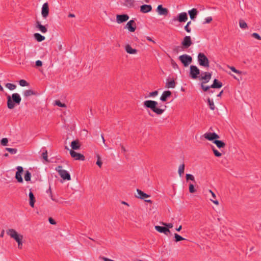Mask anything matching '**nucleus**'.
Returning <instances> with one entry per match:
<instances>
[{"label": "nucleus", "instance_id": "nucleus-42", "mask_svg": "<svg viewBox=\"0 0 261 261\" xmlns=\"http://www.w3.org/2000/svg\"><path fill=\"white\" fill-rule=\"evenodd\" d=\"M6 150L12 154H15L17 152V149L16 148H6Z\"/></svg>", "mask_w": 261, "mask_h": 261}, {"label": "nucleus", "instance_id": "nucleus-16", "mask_svg": "<svg viewBox=\"0 0 261 261\" xmlns=\"http://www.w3.org/2000/svg\"><path fill=\"white\" fill-rule=\"evenodd\" d=\"M129 19V16L127 14L117 15L116 21L118 23H121L126 21Z\"/></svg>", "mask_w": 261, "mask_h": 261}, {"label": "nucleus", "instance_id": "nucleus-55", "mask_svg": "<svg viewBox=\"0 0 261 261\" xmlns=\"http://www.w3.org/2000/svg\"><path fill=\"white\" fill-rule=\"evenodd\" d=\"M201 88L203 89V90L204 91H207L210 88H211V86H204L203 85V83L201 84Z\"/></svg>", "mask_w": 261, "mask_h": 261}, {"label": "nucleus", "instance_id": "nucleus-53", "mask_svg": "<svg viewBox=\"0 0 261 261\" xmlns=\"http://www.w3.org/2000/svg\"><path fill=\"white\" fill-rule=\"evenodd\" d=\"M163 225L166 227L169 228H171L173 227V225L171 223H163Z\"/></svg>", "mask_w": 261, "mask_h": 261}, {"label": "nucleus", "instance_id": "nucleus-52", "mask_svg": "<svg viewBox=\"0 0 261 261\" xmlns=\"http://www.w3.org/2000/svg\"><path fill=\"white\" fill-rule=\"evenodd\" d=\"M195 189L194 188V185L192 184L189 185V192L191 193H193L195 192Z\"/></svg>", "mask_w": 261, "mask_h": 261}, {"label": "nucleus", "instance_id": "nucleus-40", "mask_svg": "<svg viewBox=\"0 0 261 261\" xmlns=\"http://www.w3.org/2000/svg\"><path fill=\"white\" fill-rule=\"evenodd\" d=\"M212 148L216 156L220 157L222 155V153L218 151L214 146H212Z\"/></svg>", "mask_w": 261, "mask_h": 261}, {"label": "nucleus", "instance_id": "nucleus-45", "mask_svg": "<svg viewBox=\"0 0 261 261\" xmlns=\"http://www.w3.org/2000/svg\"><path fill=\"white\" fill-rule=\"evenodd\" d=\"M55 105H57L60 107H65L66 105L64 103H62L60 100H56L55 102Z\"/></svg>", "mask_w": 261, "mask_h": 261}, {"label": "nucleus", "instance_id": "nucleus-62", "mask_svg": "<svg viewBox=\"0 0 261 261\" xmlns=\"http://www.w3.org/2000/svg\"><path fill=\"white\" fill-rule=\"evenodd\" d=\"M4 233H5L4 230H2V232H1V234H0V237H1V238H3V237H4Z\"/></svg>", "mask_w": 261, "mask_h": 261}, {"label": "nucleus", "instance_id": "nucleus-64", "mask_svg": "<svg viewBox=\"0 0 261 261\" xmlns=\"http://www.w3.org/2000/svg\"><path fill=\"white\" fill-rule=\"evenodd\" d=\"M68 17H74L75 15L73 14L70 13V14H69Z\"/></svg>", "mask_w": 261, "mask_h": 261}, {"label": "nucleus", "instance_id": "nucleus-3", "mask_svg": "<svg viewBox=\"0 0 261 261\" xmlns=\"http://www.w3.org/2000/svg\"><path fill=\"white\" fill-rule=\"evenodd\" d=\"M7 234L11 238L13 239L18 244V248L21 249L22 247L23 236L19 234L15 229L12 228L6 230Z\"/></svg>", "mask_w": 261, "mask_h": 261}, {"label": "nucleus", "instance_id": "nucleus-9", "mask_svg": "<svg viewBox=\"0 0 261 261\" xmlns=\"http://www.w3.org/2000/svg\"><path fill=\"white\" fill-rule=\"evenodd\" d=\"M190 76L193 79H196L198 77V75L200 74V70L196 66L191 65L190 69Z\"/></svg>", "mask_w": 261, "mask_h": 261}, {"label": "nucleus", "instance_id": "nucleus-8", "mask_svg": "<svg viewBox=\"0 0 261 261\" xmlns=\"http://www.w3.org/2000/svg\"><path fill=\"white\" fill-rule=\"evenodd\" d=\"M179 59L185 67L188 66L192 61V57L187 54L180 56Z\"/></svg>", "mask_w": 261, "mask_h": 261}, {"label": "nucleus", "instance_id": "nucleus-26", "mask_svg": "<svg viewBox=\"0 0 261 261\" xmlns=\"http://www.w3.org/2000/svg\"><path fill=\"white\" fill-rule=\"evenodd\" d=\"M222 83L217 79L214 80L213 83L211 85L212 88H220L222 87Z\"/></svg>", "mask_w": 261, "mask_h": 261}, {"label": "nucleus", "instance_id": "nucleus-1", "mask_svg": "<svg viewBox=\"0 0 261 261\" xmlns=\"http://www.w3.org/2000/svg\"><path fill=\"white\" fill-rule=\"evenodd\" d=\"M158 102L154 100H147L143 102V106L145 109H150L154 113L157 115L162 114L166 110V106H160L158 107Z\"/></svg>", "mask_w": 261, "mask_h": 261}, {"label": "nucleus", "instance_id": "nucleus-19", "mask_svg": "<svg viewBox=\"0 0 261 261\" xmlns=\"http://www.w3.org/2000/svg\"><path fill=\"white\" fill-rule=\"evenodd\" d=\"M81 144L80 141L78 139L73 140L71 142L70 146L72 148L71 150H78L81 148Z\"/></svg>", "mask_w": 261, "mask_h": 261}, {"label": "nucleus", "instance_id": "nucleus-25", "mask_svg": "<svg viewBox=\"0 0 261 261\" xmlns=\"http://www.w3.org/2000/svg\"><path fill=\"white\" fill-rule=\"evenodd\" d=\"M188 13L191 20H194L196 15L198 14V11L196 8H193L189 10Z\"/></svg>", "mask_w": 261, "mask_h": 261}, {"label": "nucleus", "instance_id": "nucleus-50", "mask_svg": "<svg viewBox=\"0 0 261 261\" xmlns=\"http://www.w3.org/2000/svg\"><path fill=\"white\" fill-rule=\"evenodd\" d=\"M8 143V139L7 138H3L1 140V144L3 146H6Z\"/></svg>", "mask_w": 261, "mask_h": 261}, {"label": "nucleus", "instance_id": "nucleus-2", "mask_svg": "<svg viewBox=\"0 0 261 261\" xmlns=\"http://www.w3.org/2000/svg\"><path fill=\"white\" fill-rule=\"evenodd\" d=\"M7 98V107L9 109H13L15 107V104L19 105L21 98L18 93H15L12 94V96L8 95Z\"/></svg>", "mask_w": 261, "mask_h": 261}, {"label": "nucleus", "instance_id": "nucleus-17", "mask_svg": "<svg viewBox=\"0 0 261 261\" xmlns=\"http://www.w3.org/2000/svg\"><path fill=\"white\" fill-rule=\"evenodd\" d=\"M125 28L130 32H134L136 30V23L133 20H129L126 24Z\"/></svg>", "mask_w": 261, "mask_h": 261}, {"label": "nucleus", "instance_id": "nucleus-13", "mask_svg": "<svg viewBox=\"0 0 261 261\" xmlns=\"http://www.w3.org/2000/svg\"><path fill=\"white\" fill-rule=\"evenodd\" d=\"M17 171L15 174V178L19 182H22L23 179L21 176L23 172V168L21 166H17L16 168Z\"/></svg>", "mask_w": 261, "mask_h": 261}, {"label": "nucleus", "instance_id": "nucleus-32", "mask_svg": "<svg viewBox=\"0 0 261 261\" xmlns=\"http://www.w3.org/2000/svg\"><path fill=\"white\" fill-rule=\"evenodd\" d=\"M23 94L25 97H27L31 95H35L36 93L32 90L29 89L24 91L23 92Z\"/></svg>", "mask_w": 261, "mask_h": 261}, {"label": "nucleus", "instance_id": "nucleus-47", "mask_svg": "<svg viewBox=\"0 0 261 261\" xmlns=\"http://www.w3.org/2000/svg\"><path fill=\"white\" fill-rule=\"evenodd\" d=\"M212 17H207L204 19V21L203 22V24L209 23L212 21Z\"/></svg>", "mask_w": 261, "mask_h": 261}, {"label": "nucleus", "instance_id": "nucleus-30", "mask_svg": "<svg viewBox=\"0 0 261 261\" xmlns=\"http://www.w3.org/2000/svg\"><path fill=\"white\" fill-rule=\"evenodd\" d=\"M134 0H125L123 5L127 7H132L134 6Z\"/></svg>", "mask_w": 261, "mask_h": 261}, {"label": "nucleus", "instance_id": "nucleus-4", "mask_svg": "<svg viewBox=\"0 0 261 261\" xmlns=\"http://www.w3.org/2000/svg\"><path fill=\"white\" fill-rule=\"evenodd\" d=\"M182 46H177L176 50L177 51H181L184 50L185 49L189 48L192 44V42L190 36H185L181 43Z\"/></svg>", "mask_w": 261, "mask_h": 261}, {"label": "nucleus", "instance_id": "nucleus-57", "mask_svg": "<svg viewBox=\"0 0 261 261\" xmlns=\"http://www.w3.org/2000/svg\"><path fill=\"white\" fill-rule=\"evenodd\" d=\"M48 221L51 224L55 225L56 224V221L51 218H49Z\"/></svg>", "mask_w": 261, "mask_h": 261}, {"label": "nucleus", "instance_id": "nucleus-60", "mask_svg": "<svg viewBox=\"0 0 261 261\" xmlns=\"http://www.w3.org/2000/svg\"><path fill=\"white\" fill-rule=\"evenodd\" d=\"M146 39L149 41H152V42L155 43V42L153 40H152V39L149 36L146 37Z\"/></svg>", "mask_w": 261, "mask_h": 261}, {"label": "nucleus", "instance_id": "nucleus-61", "mask_svg": "<svg viewBox=\"0 0 261 261\" xmlns=\"http://www.w3.org/2000/svg\"><path fill=\"white\" fill-rule=\"evenodd\" d=\"M121 151H122V152H125V151H126V149H125V147H124L123 145H121Z\"/></svg>", "mask_w": 261, "mask_h": 261}, {"label": "nucleus", "instance_id": "nucleus-22", "mask_svg": "<svg viewBox=\"0 0 261 261\" xmlns=\"http://www.w3.org/2000/svg\"><path fill=\"white\" fill-rule=\"evenodd\" d=\"M152 7L150 5H143L140 7V11L143 13H147L150 12Z\"/></svg>", "mask_w": 261, "mask_h": 261}, {"label": "nucleus", "instance_id": "nucleus-23", "mask_svg": "<svg viewBox=\"0 0 261 261\" xmlns=\"http://www.w3.org/2000/svg\"><path fill=\"white\" fill-rule=\"evenodd\" d=\"M125 50L127 53L131 55L136 54L138 50L136 49L133 48L129 44H127L125 46Z\"/></svg>", "mask_w": 261, "mask_h": 261}, {"label": "nucleus", "instance_id": "nucleus-18", "mask_svg": "<svg viewBox=\"0 0 261 261\" xmlns=\"http://www.w3.org/2000/svg\"><path fill=\"white\" fill-rule=\"evenodd\" d=\"M35 27L38 31L42 33H45L47 31L46 26L42 25L41 22L38 20L36 22Z\"/></svg>", "mask_w": 261, "mask_h": 261}, {"label": "nucleus", "instance_id": "nucleus-7", "mask_svg": "<svg viewBox=\"0 0 261 261\" xmlns=\"http://www.w3.org/2000/svg\"><path fill=\"white\" fill-rule=\"evenodd\" d=\"M188 15L186 12H181L178 14L177 17H174L170 21V23L172 24L174 22L178 21L179 22H186L188 20Z\"/></svg>", "mask_w": 261, "mask_h": 261}, {"label": "nucleus", "instance_id": "nucleus-48", "mask_svg": "<svg viewBox=\"0 0 261 261\" xmlns=\"http://www.w3.org/2000/svg\"><path fill=\"white\" fill-rule=\"evenodd\" d=\"M97 161L96 163V165L99 167H101V166H102V162L100 160V158L99 156V155L98 154L97 155Z\"/></svg>", "mask_w": 261, "mask_h": 261}, {"label": "nucleus", "instance_id": "nucleus-34", "mask_svg": "<svg viewBox=\"0 0 261 261\" xmlns=\"http://www.w3.org/2000/svg\"><path fill=\"white\" fill-rule=\"evenodd\" d=\"M166 86L168 88H174L175 87V83L174 80L166 83Z\"/></svg>", "mask_w": 261, "mask_h": 261}, {"label": "nucleus", "instance_id": "nucleus-12", "mask_svg": "<svg viewBox=\"0 0 261 261\" xmlns=\"http://www.w3.org/2000/svg\"><path fill=\"white\" fill-rule=\"evenodd\" d=\"M70 154L71 156L75 160L84 161L85 156L84 155L75 152L74 150H70Z\"/></svg>", "mask_w": 261, "mask_h": 261}, {"label": "nucleus", "instance_id": "nucleus-11", "mask_svg": "<svg viewBox=\"0 0 261 261\" xmlns=\"http://www.w3.org/2000/svg\"><path fill=\"white\" fill-rule=\"evenodd\" d=\"M156 11L159 15L167 16L169 13V10L166 8L163 7L162 5H159L156 9Z\"/></svg>", "mask_w": 261, "mask_h": 261}, {"label": "nucleus", "instance_id": "nucleus-21", "mask_svg": "<svg viewBox=\"0 0 261 261\" xmlns=\"http://www.w3.org/2000/svg\"><path fill=\"white\" fill-rule=\"evenodd\" d=\"M137 193L136 197L141 199H145V198L150 197L149 195L145 193L139 189H137Z\"/></svg>", "mask_w": 261, "mask_h": 261}, {"label": "nucleus", "instance_id": "nucleus-54", "mask_svg": "<svg viewBox=\"0 0 261 261\" xmlns=\"http://www.w3.org/2000/svg\"><path fill=\"white\" fill-rule=\"evenodd\" d=\"M158 91H154L150 92L149 94V97H155L158 95Z\"/></svg>", "mask_w": 261, "mask_h": 261}, {"label": "nucleus", "instance_id": "nucleus-15", "mask_svg": "<svg viewBox=\"0 0 261 261\" xmlns=\"http://www.w3.org/2000/svg\"><path fill=\"white\" fill-rule=\"evenodd\" d=\"M202 74H203V75L201 76V77L199 78V80H204L203 83H208L211 79L212 75V72H203L202 73Z\"/></svg>", "mask_w": 261, "mask_h": 261}, {"label": "nucleus", "instance_id": "nucleus-51", "mask_svg": "<svg viewBox=\"0 0 261 261\" xmlns=\"http://www.w3.org/2000/svg\"><path fill=\"white\" fill-rule=\"evenodd\" d=\"M251 36L257 40H261V37L259 36L258 34L256 33H252Z\"/></svg>", "mask_w": 261, "mask_h": 261}, {"label": "nucleus", "instance_id": "nucleus-43", "mask_svg": "<svg viewBox=\"0 0 261 261\" xmlns=\"http://www.w3.org/2000/svg\"><path fill=\"white\" fill-rule=\"evenodd\" d=\"M228 67L232 71H233V72L237 73V74H241V73H242V72L239 70H237L233 66H228Z\"/></svg>", "mask_w": 261, "mask_h": 261}, {"label": "nucleus", "instance_id": "nucleus-41", "mask_svg": "<svg viewBox=\"0 0 261 261\" xmlns=\"http://www.w3.org/2000/svg\"><path fill=\"white\" fill-rule=\"evenodd\" d=\"M6 87L10 90H13L16 88V86L13 84L7 83L6 84Z\"/></svg>", "mask_w": 261, "mask_h": 261}, {"label": "nucleus", "instance_id": "nucleus-5", "mask_svg": "<svg viewBox=\"0 0 261 261\" xmlns=\"http://www.w3.org/2000/svg\"><path fill=\"white\" fill-rule=\"evenodd\" d=\"M198 62L200 66L208 68L210 66L209 61L206 56L202 53L198 55Z\"/></svg>", "mask_w": 261, "mask_h": 261}, {"label": "nucleus", "instance_id": "nucleus-24", "mask_svg": "<svg viewBox=\"0 0 261 261\" xmlns=\"http://www.w3.org/2000/svg\"><path fill=\"white\" fill-rule=\"evenodd\" d=\"M172 94V93L170 91H165L163 92L161 96L160 97V100L162 101H166L168 97H169Z\"/></svg>", "mask_w": 261, "mask_h": 261}, {"label": "nucleus", "instance_id": "nucleus-20", "mask_svg": "<svg viewBox=\"0 0 261 261\" xmlns=\"http://www.w3.org/2000/svg\"><path fill=\"white\" fill-rule=\"evenodd\" d=\"M155 229L156 231L161 233H164L166 235H168V233L170 232L169 229L166 228V227L155 226Z\"/></svg>", "mask_w": 261, "mask_h": 261}, {"label": "nucleus", "instance_id": "nucleus-63", "mask_svg": "<svg viewBox=\"0 0 261 261\" xmlns=\"http://www.w3.org/2000/svg\"><path fill=\"white\" fill-rule=\"evenodd\" d=\"M181 225H180L178 228H176V230L177 231H179L181 229Z\"/></svg>", "mask_w": 261, "mask_h": 261}, {"label": "nucleus", "instance_id": "nucleus-56", "mask_svg": "<svg viewBox=\"0 0 261 261\" xmlns=\"http://www.w3.org/2000/svg\"><path fill=\"white\" fill-rule=\"evenodd\" d=\"M42 156L44 160H45L46 161H48L47 160V152L46 150L45 152L42 153Z\"/></svg>", "mask_w": 261, "mask_h": 261}, {"label": "nucleus", "instance_id": "nucleus-49", "mask_svg": "<svg viewBox=\"0 0 261 261\" xmlns=\"http://www.w3.org/2000/svg\"><path fill=\"white\" fill-rule=\"evenodd\" d=\"M19 85L22 87H24L28 86V83L26 81L24 80H21L19 81Z\"/></svg>", "mask_w": 261, "mask_h": 261}, {"label": "nucleus", "instance_id": "nucleus-44", "mask_svg": "<svg viewBox=\"0 0 261 261\" xmlns=\"http://www.w3.org/2000/svg\"><path fill=\"white\" fill-rule=\"evenodd\" d=\"M191 21H189V22H188V23H187V24L185 26V30L188 32V33H190L191 32V28L189 27V25L191 24Z\"/></svg>", "mask_w": 261, "mask_h": 261}, {"label": "nucleus", "instance_id": "nucleus-14", "mask_svg": "<svg viewBox=\"0 0 261 261\" xmlns=\"http://www.w3.org/2000/svg\"><path fill=\"white\" fill-rule=\"evenodd\" d=\"M49 14V8L47 3H44L41 8V15L44 18H46Z\"/></svg>", "mask_w": 261, "mask_h": 261}, {"label": "nucleus", "instance_id": "nucleus-58", "mask_svg": "<svg viewBox=\"0 0 261 261\" xmlns=\"http://www.w3.org/2000/svg\"><path fill=\"white\" fill-rule=\"evenodd\" d=\"M42 65V63L40 60H37L36 61V65L37 66H41Z\"/></svg>", "mask_w": 261, "mask_h": 261}, {"label": "nucleus", "instance_id": "nucleus-38", "mask_svg": "<svg viewBox=\"0 0 261 261\" xmlns=\"http://www.w3.org/2000/svg\"><path fill=\"white\" fill-rule=\"evenodd\" d=\"M24 178L25 180L27 181H29L31 180V174L29 171H27L25 172Z\"/></svg>", "mask_w": 261, "mask_h": 261}, {"label": "nucleus", "instance_id": "nucleus-37", "mask_svg": "<svg viewBox=\"0 0 261 261\" xmlns=\"http://www.w3.org/2000/svg\"><path fill=\"white\" fill-rule=\"evenodd\" d=\"M207 101H208V105L210 106V108L212 110H214L215 109V106L213 100L211 99L210 98H208Z\"/></svg>", "mask_w": 261, "mask_h": 261}, {"label": "nucleus", "instance_id": "nucleus-28", "mask_svg": "<svg viewBox=\"0 0 261 261\" xmlns=\"http://www.w3.org/2000/svg\"><path fill=\"white\" fill-rule=\"evenodd\" d=\"M213 143L215 144L219 149L224 148L225 146V144L221 140H215L213 141Z\"/></svg>", "mask_w": 261, "mask_h": 261}, {"label": "nucleus", "instance_id": "nucleus-31", "mask_svg": "<svg viewBox=\"0 0 261 261\" xmlns=\"http://www.w3.org/2000/svg\"><path fill=\"white\" fill-rule=\"evenodd\" d=\"M208 192L212 195V196L213 198L214 199H211L210 200L214 203H215V204L218 205L219 204V202H218V201L217 200H216V196L215 194L211 190H208Z\"/></svg>", "mask_w": 261, "mask_h": 261}, {"label": "nucleus", "instance_id": "nucleus-10", "mask_svg": "<svg viewBox=\"0 0 261 261\" xmlns=\"http://www.w3.org/2000/svg\"><path fill=\"white\" fill-rule=\"evenodd\" d=\"M203 136L206 140L213 141L220 138V136L216 133H206Z\"/></svg>", "mask_w": 261, "mask_h": 261}, {"label": "nucleus", "instance_id": "nucleus-59", "mask_svg": "<svg viewBox=\"0 0 261 261\" xmlns=\"http://www.w3.org/2000/svg\"><path fill=\"white\" fill-rule=\"evenodd\" d=\"M101 138H102V142H103V144H105V146H106V147H107V144L105 143V138H104L103 135H101Z\"/></svg>", "mask_w": 261, "mask_h": 261}, {"label": "nucleus", "instance_id": "nucleus-29", "mask_svg": "<svg viewBox=\"0 0 261 261\" xmlns=\"http://www.w3.org/2000/svg\"><path fill=\"white\" fill-rule=\"evenodd\" d=\"M35 39L38 42H41L45 39V37L39 33H35L34 35Z\"/></svg>", "mask_w": 261, "mask_h": 261}, {"label": "nucleus", "instance_id": "nucleus-35", "mask_svg": "<svg viewBox=\"0 0 261 261\" xmlns=\"http://www.w3.org/2000/svg\"><path fill=\"white\" fill-rule=\"evenodd\" d=\"M239 26L242 29H245L247 28V24L246 22L243 20H240L239 21Z\"/></svg>", "mask_w": 261, "mask_h": 261}, {"label": "nucleus", "instance_id": "nucleus-27", "mask_svg": "<svg viewBox=\"0 0 261 261\" xmlns=\"http://www.w3.org/2000/svg\"><path fill=\"white\" fill-rule=\"evenodd\" d=\"M29 196L30 198V202H29L30 205L32 207H34L35 200V197L34 196V194L31 191H30L29 192Z\"/></svg>", "mask_w": 261, "mask_h": 261}, {"label": "nucleus", "instance_id": "nucleus-6", "mask_svg": "<svg viewBox=\"0 0 261 261\" xmlns=\"http://www.w3.org/2000/svg\"><path fill=\"white\" fill-rule=\"evenodd\" d=\"M56 170L59 173L60 176L64 180H69L71 177L69 173L65 170L62 169L61 166H58L56 168Z\"/></svg>", "mask_w": 261, "mask_h": 261}, {"label": "nucleus", "instance_id": "nucleus-46", "mask_svg": "<svg viewBox=\"0 0 261 261\" xmlns=\"http://www.w3.org/2000/svg\"><path fill=\"white\" fill-rule=\"evenodd\" d=\"M186 179L187 180H191L192 181L195 180V178L194 176L191 174H186Z\"/></svg>", "mask_w": 261, "mask_h": 261}, {"label": "nucleus", "instance_id": "nucleus-33", "mask_svg": "<svg viewBox=\"0 0 261 261\" xmlns=\"http://www.w3.org/2000/svg\"><path fill=\"white\" fill-rule=\"evenodd\" d=\"M184 170H185V165L184 164H181L179 167H178V173L179 174V175L181 177L182 174H184Z\"/></svg>", "mask_w": 261, "mask_h": 261}, {"label": "nucleus", "instance_id": "nucleus-39", "mask_svg": "<svg viewBox=\"0 0 261 261\" xmlns=\"http://www.w3.org/2000/svg\"><path fill=\"white\" fill-rule=\"evenodd\" d=\"M174 238L176 242L186 240L185 238H184L183 237L178 234L177 233L174 234Z\"/></svg>", "mask_w": 261, "mask_h": 261}, {"label": "nucleus", "instance_id": "nucleus-36", "mask_svg": "<svg viewBox=\"0 0 261 261\" xmlns=\"http://www.w3.org/2000/svg\"><path fill=\"white\" fill-rule=\"evenodd\" d=\"M47 194H49V197H50L51 199L53 200V201H54L55 202H58L59 201L56 199H55L54 197H53V194H52V192H51V188H50V187H49V189L48 190H46V192Z\"/></svg>", "mask_w": 261, "mask_h": 261}]
</instances>
